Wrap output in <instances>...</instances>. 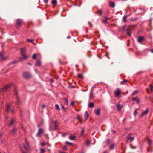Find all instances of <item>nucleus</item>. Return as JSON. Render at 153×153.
I'll use <instances>...</instances> for the list:
<instances>
[{"label": "nucleus", "mask_w": 153, "mask_h": 153, "mask_svg": "<svg viewBox=\"0 0 153 153\" xmlns=\"http://www.w3.org/2000/svg\"><path fill=\"white\" fill-rule=\"evenodd\" d=\"M25 142L27 145V146H25V145H23V147L25 149V150L27 152H28L29 150L30 149V145L29 144V143L28 142L27 140H25Z\"/></svg>", "instance_id": "nucleus-1"}, {"label": "nucleus", "mask_w": 153, "mask_h": 153, "mask_svg": "<svg viewBox=\"0 0 153 153\" xmlns=\"http://www.w3.org/2000/svg\"><path fill=\"white\" fill-rule=\"evenodd\" d=\"M24 77L26 79H28L31 77L30 73L28 72H25L23 73Z\"/></svg>", "instance_id": "nucleus-2"}, {"label": "nucleus", "mask_w": 153, "mask_h": 153, "mask_svg": "<svg viewBox=\"0 0 153 153\" xmlns=\"http://www.w3.org/2000/svg\"><path fill=\"white\" fill-rule=\"evenodd\" d=\"M7 57L8 56L4 55L3 53L0 54V59L1 60H5L7 58Z\"/></svg>", "instance_id": "nucleus-3"}, {"label": "nucleus", "mask_w": 153, "mask_h": 153, "mask_svg": "<svg viewBox=\"0 0 153 153\" xmlns=\"http://www.w3.org/2000/svg\"><path fill=\"white\" fill-rule=\"evenodd\" d=\"M22 24V21L21 20L19 19H18L16 20V26L17 28H18Z\"/></svg>", "instance_id": "nucleus-4"}, {"label": "nucleus", "mask_w": 153, "mask_h": 153, "mask_svg": "<svg viewBox=\"0 0 153 153\" xmlns=\"http://www.w3.org/2000/svg\"><path fill=\"white\" fill-rule=\"evenodd\" d=\"M18 62V61H15L11 62H10L7 65V66H14L15 64L17 63Z\"/></svg>", "instance_id": "nucleus-5"}, {"label": "nucleus", "mask_w": 153, "mask_h": 153, "mask_svg": "<svg viewBox=\"0 0 153 153\" xmlns=\"http://www.w3.org/2000/svg\"><path fill=\"white\" fill-rule=\"evenodd\" d=\"M121 91L119 89H117V90L114 92L115 95L117 97H118Z\"/></svg>", "instance_id": "nucleus-6"}, {"label": "nucleus", "mask_w": 153, "mask_h": 153, "mask_svg": "<svg viewBox=\"0 0 153 153\" xmlns=\"http://www.w3.org/2000/svg\"><path fill=\"white\" fill-rule=\"evenodd\" d=\"M43 133L42 129L41 128H39L38 130V133H37L36 135L38 137H40L41 135Z\"/></svg>", "instance_id": "nucleus-7"}, {"label": "nucleus", "mask_w": 153, "mask_h": 153, "mask_svg": "<svg viewBox=\"0 0 153 153\" xmlns=\"http://www.w3.org/2000/svg\"><path fill=\"white\" fill-rule=\"evenodd\" d=\"M144 40L143 37V36H140L137 39V41L140 44H142V42Z\"/></svg>", "instance_id": "nucleus-8"}, {"label": "nucleus", "mask_w": 153, "mask_h": 153, "mask_svg": "<svg viewBox=\"0 0 153 153\" xmlns=\"http://www.w3.org/2000/svg\"><path fill=\"white\" fill-rule=\"evenodd\" d=\"M148 110L149 109L148 108H147L145 111L142 112L141 113V114L140 115V117H142L144 115L146 114L148 112Z\"/></svg>", "instance_id": "nucleus-9"}, {"label": "nucleus", "mask_w": 153, "mask_h": 153, "mask_svg": "<svg viewBox=\"0 0 153 153\" xmlns=\"http://www.w3.org/2000/svg\"><path fill=\"white\" fill-rule=\"evenodd\" d=\"M26 49L25 48H22L21 49V55L25 54Z\"/></svg>", "instance_id": "nucleus-10"}, {"label": "nucleus", "mask_w": 153, "mask_h": 153, "mask_svg": "<svg viewBox=\"0 0 153 153\" xmlns=\"http://www.w3.org/2000/svg\"><path fill=\"white\" fill-rule=\"evenodd\" d=\"M21 55L22 56V58L20 59V60H26L29 57L28 56L26 55L25 54L22 55Z\"/></svg>", "instance_id": "nucleus-11"}, {"label": "nucleus", "mask_w": 153, "mask_h": 153, "mask_svg": "<svg viewBox=\"0 0 153 153\" xmlns=\"http://www.w3.org/2000/svg\"><path fill=\"white\" fill-rule=\"evenodd\" d=\"M12 85H13V84H9L7 85L3 88V91H4L5 90L7 89L8 88L10 87Z\"/></svg>", "instance_id": "nucleus-12"}, {"label": "nucleus", "mask_w": 153, "mask_h": 153, "mask_svg": "<svg viewBox=\"0 0 153 153\" xmlns=\"http://www.w3.org/2000/svg\"><path fill=\"white\" fill-rule=\"evenodd\" d=\"M15 94L16 98L17 100V103H19V97L17 95V91L16 89H15Z\"/></svg>", "instance_id": "nucleus-13"}, {"label": "nucleus", "mask_w": 153, "mask_h": 153, "mask_svg": "<svg viewBox=\"0 0 153 153\" xmlns=\"http://www.w3.org/2000/svg\"><path fill=\"white\" fill-rule=\"evenodd\" d=\"M126 32L127 35L130 36L131 35V30H130V27H129L126 30Z\"/></svg>", "instance_id": "nucleus-14"}, {"label": "nucleus", "mask_w": 153, "mask_h": 153, "mask_svg": "<svg viewBox=\"0 0 153 153\" xmlns=\"http://www.w3.org/2000/svg\"><path fill=\"white\" fill-rule=\"evenodd\" d=\"M14 122L15 120L14 119H11L10 122L8 124V126H11L13 125Z\"/></svg>", "instance_id": "nucleus-15"}, {"label": "nucleus", "mask_w": 153, "mask_h": 153, "mask_svg": "<svg viewBox=\"0 0 153 153\" xmlns=\"http://www.w3.org/2000/svg\"><path fill=\"white\" fill-rule=\"evenodd\" d=\"M132 100L136 101L137 104H139L140 102V100L137 97L133 98L132 99Z\"/></svg>", "instance_id": "nucleus-16"}, {"label": "nucleus", "mask_w": 153, "mask_h": 153, "mask_svg": "<svg viewBox=\"0 0 153 153\" xmlns=\"http://www.w3.org/2000/svg\"><path fill=\"white\" fill-rule=\"evenodd\" d=\"M88 117V114L87 111H85V113L84 117L85 118V121H86Z\"/></svg>", "instance_id": "nucleus-17"}, {"label": "nucleus", "mask_w": 153, "mask_h": 153, "mask_svg": "<svg viewBox=\"0 0 153 153\" xmlns=\"http://www.w3.org/2000/svg\"><path fill=\"white\" fill-rule=\"evenodd\" d=\"M94 97V95L93 94L92 91H91L90 92V94L89 95V98L90 99H92Z\"/></svg>", "instance_id": "nucleus-18"}, {"label": "nucleus", "mask_w": 153, "mask_h": 153, "mask_svg": "<svg viewBox=\"0 0 153 153\" xmlns=\"http://www.w3.org/2000/svg\"><path fill=\"white\" fill-rule=\"evenodd\" d=\"M117 109L118 111L120 110L122 108V106L120 104H118L117 105Z\"/></svg>", "instance_id": "nucleus-19"}, {"label": "nucleus", "mask_w": 153, "mask_h": 153, "mask_svg": "<svg viewBox=\"0 0 153 153\" xmlns=\"http://www.w3.org/2000/svg\"><path fill=\"white\" fill-rule=\"evenodd\" d=\"M77 118V119L81 122V123H82V116L80 115H79V114L78 115Z\"/></svg>", "instance_id": "nucleus-20"}, {"label": "nucleus", "mask_w": 153, "mask_h": 153, "mask_svg": "<svg viewBox=\"0 0 153 153\" xmlns=\"http://www.w3.org/2000/svg\"><path fill=\"white\" fill-rule=\"evenodd\" d=\"M36 66H41V62L39 60L37 61L35 64Z\"/></svg>", "instance_id": "nucleus-21"}, {"label": "nucleus", "mask_w": 153, "mask_h": 153, "mask_svg": "<svg viewBox=\"0 0 153 153\" xmlns=\"http://www.w3.org/2000/svg\"><path fill=\"white\" fill-rule=\"evenodd\" d=\"M95 114L96 115L98 116L100 114V109H97L95 111Z\"/></svg>", "instance_id": "nucleus-22"}, {"label": "nucleus", "mask_w": 153, "mask_h": 153, "mask_svg": "<svg viewBox=\"0 0 153 153\" xmlns=\"http://www.w3.org/2000/svg\"><path fill=\"white\" fill-rule=\"evenodd\" d=\"M75 137V136L71 135L69 136V139L72 140H74Z\"/></svg>", "instance_id": "nucleus-23"}, {"label": "nucleus", "mask_w": 153, "mask_h": 153, "mask_svg": "<svg viewBox=\"0 0 153 153\" xmlns=\"http://www.w3.org/2000/svg\"><path fill=\"white\" fill-rule=\"evenodd\" d=\"M16 130L15 128H13L11 131H10V133L12 134H13L16 133Z\"/></svg>", "instance_id": "nucleus-24"}, {"label": "nucleus", "mask_w": 153, "mask_h": 153, "mask_svg": "<svg viewBox=\"0 0 153 153\" xmlns=\"http://www.w3.org/2000/svg\"><path fill=\"white\" fill-rule=\"evenodd\" d=\"M10 111V106H9V105H7V108L6 110V111L7 112H8Z\"/></svg>", "instance_id": "nucleus-25"}, {"label": "nucleus", "mask_w": 153, "mask_h": 153, "mask_svg": "<svg viewBox=\"0 0 153 153\" xmlns=\"http://www.w3.org/2000/svg\"><path fill=\"white\" fill-rule=\"evenodd\" d=\"M94 106V104L93 103L91 102L89 104L88 106L90 108H92Z\"/></svg>", "instance_id": "nucleus-26"}, {"label": "nucleus", "mask_w": 153, "mask_h": 153, "mask_svg": "<svg viewBox=\"0 0 153 153\" xmlns=\"http://www.w3.org/2000/svg\"><path fill=\"white\" fill-rule=\"evenodd\" d=\"M110 6L112 7H114L115 6L114 3L113 2H111L110 3Z\"/></svg>", "instance_id": "nucleus-27"}, {"label": "nucleus", "mask_w": 153, "mask_h": 153, "mask_svg": "<svg viewBox=\"0 0 153 153\" xmlns=\"http://www.w3.org/2000/svg\"><path fill=\"white\" fill-rule=\"evenodd\" d=\"M105 19L103 20H102V22L105 24H106L107 22V19H108V17H105Z\"/></svg>", "instance_id": "nucleus-28"}, {"label": "nucleus", "mask_w": 153, "mask_h": 153, "mask_svg": "<svg viewBox=\"0 0 153 153\" xmlns=\"http://www.w3.org/2000/svg\"><path fill=\"white\" fill-rule=\"evenodd\" d=\"M114 144L111 145L110 146V149L111 150H113L114 148Z\"/></svg>", "instance_id": "nucleus-29"}, {"label": "nucleus", "mask_w": 153, "mask_h": 153, "mask_svg": "<svg viewBox=\"0 0 153 153\" xmlns=\"http://www.w3.org/2000/svg\"><path fill=\"white\" fill-rule=\"evenodd\" d=\"M128 82L127 80H125L124 81H122L120 82V84H125Z\"/></svg>", "instance_id": "nucleus-30"}, {"label": "nucleus", "mask_w": 153, "mask_h": 153, "mask_svg": "<svg viewBox=\"0 0 153 153\" xmlns=\"http://www.w3.org/2000/svg\"><path fill=\"white\" fill-rule=\"evenodd\" d=\"M64 100L65 104L68 105V100L66 98H65Z\"/></svg>", "instance_id": "nucleus-31"}, {"label": "nucleus", "mask_w": 153, "mask_h": 153, "mask_svg": "<svg viewBox=\"0 0 153 153\" xmlns=\"http://www.w3.org/2000/svg\"><path fill=\"white\" fill-rule=\"evenodd\" d=\"M55 108L57 110H60V108L59 107V105L58 104H56L55 105Z\"/></svg>", "instance_id": "nucleus-32"}, {"label": "nucleus", "mask_w": 153, "mask_h": 153, "mask_svg": "<svg viewBox=\"0 0 153 153\" xmlns=\"http://www.w3.org/2000/svg\"><path fill=\"white\" fill-rule=\"evenodd\" d=\"M109 142H110V140L109 139H106V140L105 142V143L107 144H109Z\"/></svg>", "instance_id": "nucleus-33"}, {"label": "nucleus", "mask_w": 153, "mask_h": 153, "mask_svg": "<svg viewBox=\"0 0 153 153\" xmlns=\"http://www.w3.org/2000/svg\"><path fill=\"white\" fill-rule=\"evenodd\" d=\"M51 3L53 4H56L57 3V1L56 0H52Z\"/></svg>", "instance_id": "nucleus-34"}, {"label": "nucleus", "mask_w": 153, "mask_h": 153, "mask_svg": "<svg viewBox=\"0 0 153 153\" xmlns=\"http://www.w3.org/2000/svg\"><path fill=\"white\" fill-rule=\"evenodd\" d=\"M49 129L51 131H53L54 130L52 128L50 124L49 125Z\"/></svg>", "instance_id": "nucleus-35"}, {"label": "nucleus", "mask_w": 153, "mask_h": 153, "mask_svg": "<svg viewBox=\"0 0 153 153\" xmlns=\"http://www.w3.org/2000/svg\"><path fill=\"white\" fill-rule=\"evenodd\" d=\"M149 87L150 88V89L152 91H153V87L151 85L149 84Z\"/></svg>", "instance_id": "nucleus-36"}, {"label": "nucleus", "mask_w": 153, "mask_h": 153, "mask_svg": "<svg viewBox=\"0 0 153 153\" xmlns=\"http://www.w3.org/2000/svg\"><path fill=\"white\" fill-rule=\"evenodd\" d=\"M138 91L137 90H136L134 91V92L131 95L133 96L135 94H136L138 93Z\"/></svg>", "instance_id": "nucleus-37"}, {"label": "nucleus", "mask_w": 153, "mask_h": 153, "mask_svg": "<svg viewBox=\"0 0 153 153\" xmlns=\"http://www.w3.org/2000/svg\"><path fill=\"white\" fill-rule=\"evenodd\" d=\"M45 150L44 149H40V153H44Z\"/></svg>", "instance_id": "nucleus-38"}, {"label": "nucleus", "mask_w": 153, "mask_h": 153, "mask_svg": "<svg viewBox=\"0 0 153 153\" xmlns=\"http://www.w3.org/2000/svg\"><path fill=\"white\" fill-rule=\"evenodd\" d=\"M78 77H79L80 78H83V76H82V74H78Z\"/></svg>", "instance_id": "nucleus-39"}, {"label": "nucleus", "mask_w": 153, "mask_h": 153, "mask_svg": "<svg viewBox=\"0 0 153 153\" xmlns=\"http://www.w3.org/2000/svg\"><path fill=\"white\" fill-rule=\"evenodd\" d=\"M36 54H34L32 57V58L33 59H36Z\"/></svg>", "instance_id": "nucleus-40"}, {"label": "nucleus", "mask_w": 153, "mask_h": 153, "mask_svg": "<svg viewBox=\"0 0 153 153\" xmlns=\"http://www.w3.org/2000/svg\"><path fill=\"white\" fill-rule=\"evenodd\" d=\"M152 142V141L150 139L148 140V143L149 145H150L151 143Z\"/></svg>", "instance_id": "nucleus-41"}, {"label": "nucleus", "mask_w": 153, "mask_h": 153, "mask_svg": "<svg viewBox=\"0 0 153 153\" xmlns=\"http://www.w3.org/2000/svg\"><path fill=\"white\" fill-rule=\"evenodd\" d=\"M134 137H129L128 138V140H130L131 142H132L134 140Z\"/></svg>", "instance_id": "nucleus-42"}, {"label": "nucleus", "mask_w": 153, "mask_h": 153, "mask_svg": "<svg viewBox=\"0 0 153 153\" xmlns=\"http://www.w3.org/2000/svg\"><path fill=\"white\" fill-rule=\"evenodd\" d=\"M90 143H91V141L88 140H87L86 142V144L88 145H89Z\"/></svg>", "instance_id": "nucleus-43"}, {"label": "nucleus", "mask_w": 153, "mask_h": 153, "mask_svg": "<svg viewBox=\"0 0 153 153\" xmlns=\"http://www.w3.org/2000/svg\"><path fill=\"white\" fill-rule=\"evenodd\" d=\"M137 114V109H135V111H134L133 114L135 116V117H136Z\"/></svg>", "instance_id": "nucleus-44"}, {"label": "nucleus", "mask_w": 153, "mask_h": 153, "mask_svg": "<svg viewBox=\"0 0 153 153\" xmlns=\"http://www.w3.org/2000/svg\"><path fill=\"white\" fill-rule=\"evenodd\" d=\"M62 149L64 150H67V148L65 146L63 147Z\"/></svg>", "instance_id": "nucleus-45"}, {"label": "nucleus", "mask_w": 153, "mask_h": 153, "mask_svg": "<svg viewBox=\"0 0 153 153\" xmlns=\"http://www.w3.org/2000/svg\"><path fill=\"white\" fill-rule=\"evenodd\" d=\"M98 13H99V15H101L102 13V11L100 10H99L98 11Z\"/></svg>", "instance_id": "nucleus-46"}, {"label": "nucleus", "mask_w": 153, "mask_h": 153, "mask_svg": "<svg viewBox=\"0 0 153 153\" xmlns=\"http://www.w3.org/2000/svg\"><path fill=\"white\" fill-rule=\"evenodd\" d=\"M27 41L28 42H32L33 41V40H31V39H27Z\"/></svg>", "instance_id": "nucleus-47"}, {"label": "nucleus", "mask_w": 153, "mask_h": 153, "mask_svg": "<svg viewBox=\"0 0 153 153\" xmlns=\"http://www.w3.org/2000/svg\"><path fill=\"white\" fill-rule=\"evenodd\" d=\"M66 143L67 144H69V145H72V143H71L70 142H69L68 141H66Z\"/></svg>", "instance_id": "nucleus-48"}, {"label": "nucleus", "mask_w": 153, "mask_h": 153, "mask_svg": "<svg viewBox=\"0 0 153 153\" xmlns=\"http://www.w3.org/2000/svg\"><path fill=\"white\" fill-rule=\"evenodd\" d=\"M84 129H82L81 131V134L82 135L83 134L84 132Z\"/></svg>", "instance_id": "nucleus-49"}, {"label": "nucleus", "mask_w": 153, "mask_h": 153, "mask_svg": "<svg viewBox=\"0 0 153 153\" xmlns=\"http://www.w3.org/2000/svg\"><path fill=\"white\" fill-rule=\"evenodd\" d=\"M71 105L72 106H73L74 105V103L73 101H72L71 102Z\"/></svg>", "instance_id": "nucleus-50"}, {"label": "nucleus", "mask_w": 153, "mask_h": 153, "mask_svg": "<svg viewBox=\"0 0 153 153\" xmlns=\"http://www.w3.org/2000/svg\"><path fill=\"white\" fill-rule=\"evenodd\" d=\"M45 144V143H41V145L42 146H44Z\"/></svg>", "instance_id": "nucleus-51"}, {"label": "nucleus", "mask_w": 153, "mask_h": 153, "mask_svg": "<svg viewBox=\"0 0 153 153\" xmlns=\"http://www.w3.org/2000/svg\"><path fill=\"white\" fill-rule=\"evenodd\" d=\"M54 126H55V128L54 129H53L54 130H56L57 129V125H55Z\"/></svg>", "instance_id": "nucleus-52"}, {"label": "nucleus", "mask_w": 153, "mask_h": 153, "mask_svg": "<svg viewBox=\"0 0 153 153\" xmlns=\"http://www.w3.org/2000/svg\"><path fill=\"white\" fill-rule=\"evenodd\" d=\"M50 82L51 83H53V82H54V80H53L52 79H51L50 80Z\"/></svg>", "instance_id": "nucleus-53"}, {"label": "nucleus", "mask_w": 153, "mask_h": 153, "mask_svg": "<svg viewBox=\"0 0 153 153\" xmlns=\"http://www.w3.org/2000/svg\"><path fill=\"white\" fill-rule=\"evenodd\" d=\"M112 132L113 134H115L116 133V131L115 130H113L112 131Z\"/></svg>", "instance_id": "nucleus-54"}, {"label": "nucleus", "mask_w": 153, "mask_h": 153, "mask_svg": "<svg viewBox=\"0 0 153 153\" xmlns=\"http://www.w3.org/2000/svg\"><path fill=\"white\" fill-rule=\"evenodd\" d=\"M126 16H125L123 17V20L124 21V22H126V20L125 19V18L126 17Z\"/></svg>", "instance_id": "nucleus-55"}, {"label": "nucleus", "mask_w": 153, "mask_h": 153, "mask_svg": "<svg viewBox=\"0 0 153 153\" xmlns=\"http://www.w3.org/2000/svg\"><path fill=\"white\" fill-rule=\"evenodd\" d=\"M53 123H54V125H57V122L56 121H54L53 122Z\"/></svg>", "instance_id": "nucleus-56"}, {"label": "nucleus", "mask_w": 153, "mask_h": 153, "mask_svg": "<svg viewBox=\"0 0 153 153\" xmlns=\"http://www.w3.org/2000/svg\"><path fill=\"white\" fill-rule=\"evenodd\" d=\"M66 135V133H64L63 134H62V136L63 137H65Z\"/></svg>", "instance_id": "nucleus-57"}, {"label": "nucleus", "mask_w": 153, "mask_h": 153, "mask_svg": "<svg viewBox=\"0 0 153 153\" xmlns=\"http://www.w3.org/2000/svg\"><path fill=\"white\" fill-rule=\"evenodd\" d=\"M44 2L45 3H47L48 2V0H44Z\"/></svg>", "instance_id": "nucleus-58"}, {"label": "nucleus", "mask_w": 153, "mask_h": 153, "mask_svg": "<svg viewBox=\"0 0 153 153\" xmlns=\"http://www.w3.org/2000/svg\"><path fill=\"white\" fill-rule=\"evenodd\" d=\"M2 134L1 132H0V137H2Z\"/></svg>", "instance_id": "nucleus-59"}, {"label": "nucleus", "mask_w": 153, "mask_h": 153, "mask_svg": "<svg viewBox=\"0 0 153 153\" xmlns=\"http://www.w3.org/2000/svg\"><path fill=\"white\" fill-rule=\"evenodd\" d=\"M45 105H42V108H44L45 107Z\"/></svg>", "instance_id": "nucleus-60"}, {"label": "nucleus", "mask_w": 153, "mask_h": 153, "mask_svg": "<svg viewBox=\"0 0 153 153\" xmlns=\"http://www.w3.org/2000/svg\"><path fill=\"white\" fill-rule=\"evenodd\" d=\"M13 111H14V110L13 109H12L11 110V111L13 113Z\"/></svg>", "instance_id": "nucleus-61"}, {"label": "nucleus", "mask_w": 153, "mask_h": 153, "mask_svg": "<svg viewBox=\"0 0 153 153\" xmlns=\"http://www.w3.org/2000/svg\"><path fill=\"white\" fill-rule=\"evenodd\" d=\"M151 51L153 53V49L151 50Z\"/></svg>", "instance_id": "nucleus-62"}, {"label": "nucleus", "mask_w": 153, "mask_h": 153, "mask_svg": "<svg viewBox=\"0 0 153 153\" xmlns=\"http://www.w3.org/2000/svg\"><path fill=\"white\" fill-rule=\"evenodd\" d=\"M62 108L63 109H65V108L64 107V106L62 105Z\"/></svg>", "instance_id": "nucleus-63"}, {"label": "nucleus", "mask_w": 153, "mask_h": 153, "mask_svg": "<svg viewBox=\"0 0 153 153\" xmlns=\"http://www.w3.org/2000/svg\"><path fill=\"white\" fill-rule=\"evenodd\" d=\"M70 36H68V37H67V38H70Z\"/></svg>", "instance_id": "nucleus-64"}]
</instances>
